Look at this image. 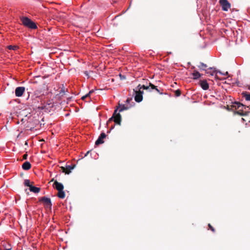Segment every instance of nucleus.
<instances>
[{"label":"nucleus","instance_id":"7","mask_svg":"<svg viewBox=\"0 0 250 250\" xmlns=\"http://www.w3.org/2000/svg\"><path fill=\"white\" fill-rule=\"evenodd\" d=\"M106 137V134L103 132L102 133L98 139L95 142V145L99 146V145L102 144L104 143V139Z\"/></svg>","mask_w":250,"mask_h":250},{"label":"nucleus","instance_id":"4","mask_svg":"<svg viewBox=\"0 0 250 250\" xmlns=\"http://www.w3.org/2000/svg\"><path fill=\"white\" fill-rule=\"evenodd\" d=\"M141 89L140 88L139 90L134 89V92L135 93V101L138 103L141 102L143 100V94L144 92L143 91H141Z\"/></svg>","mask_w":250,"mask_h":250},{"label":"nucleus","instance_id":"23","mask_svg":"<svg viewBox=\"0 0 250 250\" xmlns=\"http://www.w3.org/2000/svg\"><path fill=\"white\" fill-rule=\"evenodd\" d=\"M93 92V90H91L89 92V93L88 94H87L86 95H85V96H83L82 97V100H84L85 99L86 97H88L90 96V95Z\"/></svg>","mask_w":250,"mask_h":250},{"label":"nucleus","instance_id":"27","mask_svg":"<svg viewBox=\"0 0 250 250\" xmlns=\"http://www.w3.org/2000/svg\"><path fill=\"white\" fill-rule=\"evenodd\" d=\"M119 77L122 80H125L126 79L125 76V75H122L121 74H119Z\"/></svg>","mask_w":250,"mask_h":250},{"label":"nucleus","instance_id":"39","mask_svg":"<svg viewBox=\"0 0 250 250\" xmlns=\"http://www.w3.org/2000/svg\"><path fill=\"white\" fill-rule=\"evenodd\" d=\"M55 180H54V179L53 178L51 180V182H53V181H54L55 182Z\"/></svg>","mask_w":250,"mask_h":250},{"label":"nucleus","instance_id":"24","mask_svg":"<svg viewBox=\"0 0 250 250\" xmlns=\"http://www.w3.org/2000/svg\"><path fill=\"white\" fill-rule=\"evenodd\" d=\"M9 49L10 50H16L18 48L17 46L9 45L8 46Z\"/></svg>","mask_w":250,"mask_h":250},{"label":"nucleus","instance_id":"10","mask_svg":"<svg viewBox=\"0 0 250 250\" xmlns=\"http://www.w3.org/2000/svg\"><path fill=\"white\" fill-rule=\"evenodd\" d=\"M212 67H210L209 69L207 70H206L207 74H208L210 75L211 76H213L214 75H215V78L217 79L218 78V76L217 75V73L218 72V71H217L215 70H212Z\"/></svg>","mask_w":250,"mask_h":250},{"label":"nucleus","instance_id":"14","mask_svg":"<svg viewBox=\"0 0 250 250\" xmlns=\"http://www.w3.org/2000/svg\"><path fill=\"white\" fill-rule=\"evenodd\" d=\"M75 167V165H71L66 166V170L67 171H66V174H69L71 172V170L73 169Z\"/></svg>","mask_w":250,"mask_h":250},{"label":"nucleus","instance_id":"17","mask_svg":"<svg viewBox=\"0 0 250 250\" xmlns=\"http://www.w3.org/2000/svg\"><path fill=\"white\" fill-rule=\"evenodd\" d=\"M57 196L59 198H60L61 199L64 198V197L65 196V194L63 190H58V193Z\"/></svg>","mask_w":250,"mask_h":250},{"label":"nucleus","instance_id":"5","mask_svg":"<svg viewBox=\"0 0 250 250\" xmlns=\"http://www.w3.org/2000/svg\"><path fill=\"white\" fill-rule=\"evenodd\" d=\"M219 3L222 6L223 11H227L230 7V4L228 0H219Z\"/></svg>","mask_w":250,"mask_h":250},{"label":"nucleus","instance_id":"13","mask_svg":"<svg viewBox=\"0 0 250 250\" xmlns=\"http://www.w3.org/2000/svg\"><path fill=\"white\" fill-rule=\"evenodd\" d=\"M29 190L31 192L37 193H39L41 190L40 188L33 186L32 185L30 186Z\"/></svg>","mask_w":250,"mask_h":250},{"label":"nucleus","instance_id":"31","mask_svg":"<svg viewBox=\"0 0 250 250\" xmlns=\"http://www.w3.org/2000/svg\"><path fill=\"white\" fill-rule=\"evenodd\" d=\"M130 101H132V98H128L127 99H126V103H129L130 102Z\"/></svg>","mask_w":250,"mask_h":250},{"label":"nucleus","instance_id":"37","mask_svg":"<svg viewBox=\"0 0 250 250\" xmlns=\"http://www.w3.org/2000/svg\"><path fill=\"white\" fill-rule=\"evenodd\" d=\"M114 127V125L113 126H112L110 129V130H111V129H112Z\"/></svg>","mask_w":250,"mask_h":250},{"label":"nucleus","instance_id":"30","mask_svg":"<svg viewBox=\"0 0 250 250\" xmlns=\"http://www.w3.org/2000/svg\"><path fill=\"white\" fill-rule=\"evenodd\" d=\"M218 73H220V74H223V75H228V72H226V73H222L220 71H218Z\"/></svg>","mask_w":250,"mask_h":250},{"label":"nucleus","instance_id":"33","mask_svg":"<svg viewBox=\"0 0 250 250\" xmlns=\"http://www.w3.org/2000/svg\"><path fill=\"white\" fill-rule=\"evenodd\" d=\"M90 151H88L84 155V157H86V156H87V155L90 153Z\"/></svg>","mask_w":250,"mask_h":250},{"label":"nucleus","instance_id":"36","mask_svg":"<svg viewBox=\"0 0 250 250\" xmlns=\"http://www.w3.org/2000/svg\"><path fill=\"white\" fill-rule=\"evenodd\" d=\"M38 94H39V91H37L35 92V95H37Z\"/></svg>","mask_w":250,"mask_h":250},{"label":"nucleus","instance_id":"9","mask_svg":"<svg viewBox=\"0 0 250 250\" xmlns=\"http://www.w3.org/2000/svg\"><path fill=\"white\" fill-rule=\"evenodd\" d=\"M53 187L55 188L58 191L63 190L64 188L63 185L62 183L58 182L57 180L55 181L53 184Z\"/></svg>","mask_w":250,"mask_h":250},{"label":"nucleus","instance_id":"12","mask_svg":"<svg viewBox=\"0 0 250 250\" xmlns=\"http://www.w3.org/2000/svg\"><path fill=\"white\" fill-rule=\"evenodd\" d=\"M31 167V165L29 162H25L22 165V168L25 170H29Z\"/></svg>","mask_w":250,"mask_h":250},{"label":"nucleus","instance_id":"8","mask_svg":"<svg viewBox=\"0 0 250 250\" xmlns=\"http://www.w3.org/2000/svg\"><path fill=\"white\" fill-rule=\"evenodd\" d=\"M40 201H42L47 207L51 208L52 203L50 198L43 197Z\"/></svg>","mask_w":250,"mask_h":250},{"label":"nucleus","instance_id":"21","mask_svg":"<svg viewBox=\"0 0 250 250\" xmlns=\"http://www.w3.org/2000/svg\"><path fill=\"white\" fill-rule=\"evenodd\" d=\"M235 105H234V106L235 107H237V108H239L241 106H243V107L244 106V105L243 104H242L240 103H238V102H235Z\"/></svg>","mask_w":250,"mask_h":250},{"label":"nucleus","instance_id":"38","mask_svg":"<svg viewBox=\"0 0 250 250\" xmlns=\"http://www.w3.org/2000/svg\"><path fill=\"white\" fill-rule=\"evenodd\" d=\"M25 145L27 146L28 145V143H27V142L26 141L25 143Z\"/></svg>","mask_w":250,"mask_h":250},{"label":"nucleus","instance_id":"26","mask_svg":"<svg viewBox=\"0 0 250 250\" xmlns=\"http://www.w3.org/2000/svg\"><path fill=\"white\" fill-rule=\"evenodd\" d=\"M208 227L213 232H215V230L214 228L210 224H208Z\"/></svg>","mask_w":250,"mask_h":250},{"label":"nucleus","instance_id":"15","mask_svg":"<svg viewBox=\"0 0 250 250\" xmlns=\"http://www.w3.org/2000/svg\"><path fill=\"white\" fill-rule=\"evenodd\" d=\"M242 95L243 97L245 98L246 101L250 102V93L247 92H243Z\"/></svg>","mask_w":250,"mask_h":250},{"label":"nucleus","instance_id":"34","mask_svg":"<svg viewBox=\"0 0 250 250\" xmlns=\"http://www.w3.org/2000/svg\"><path fill=\"white\" fill-rule=\"evenodd\" d=\"M142 86V85L141 84H139L138 85L137 87H138V90L140 89V87H141V86Z\"/></svg>","mask_w":250,"mask_h":250},{"label":"nucleus","instance_id":"25","mask_svg":"<svg viewBox=\"0 0 250 250\" xmlns=\"http://www.w3.org/2000/svg\"><path fill=\"white\" fill-rule=\"evenodd\" d=\"M175 94L176 96H180L181 94V91L179 89L176 90L175 91Z\"/></svg>","mask_w":250,"mask_h":250},{"label":"nucleus","instance_id":"1","mask_svg":"<svg viewBox=\"0 0 250 250\" xmlns=\"http://www.w3.org/2000/svg\"><path fill=\"white\" fill-rule=\"evenodd\" d=\"M21 20L24 26L32 29L37 28L36 23L27 17H21Z\"/></svg>","mask_w":250,"mask_h":250},{"label":"nucleus","instance_id":"3","mask_svg":"<svg viewBox=\"0 0 250 250\" xmlns=\"http://www.w3.org/2000/svg\"><path fill=\"white\" fill-rule=\"evenodd\" d=\"M140 88H143V89L148 90L149 91H151L152 90H155L159 94L162 95L163 93L162 91H161L160 89L157 88V86L154 85L151 83H149L148 85H146L143 84V86L140 87Z\"/></svg>","mask_w":250,"mask_h":250},{"label":"nucleus","instance_id":"18","mask_svg":"<svg viewBox=\"0 0 250 250\" xmlns=\"http://www.w3.org/2000/svg\"><path fill=\"white\" fill-rule=\"evenodd\" d=\"M193 79L195 80L198 79L201 77L200 73L197 71H194L192 73Z\"/></svg>","mask_w":250,"mask_h":250},{"label":"nucleus","instance_id":"35","mask_svg":"<svg viewBox=\"0 0 250 250\" xmlns=\"http://www.w3.org/2000/svg\"><path fill=\"white\" fill-rule=\"evenodd\" d=\"M4 250H11V248H7L5 249Z\"/></svg>","mask_w":250,"mask_h":250},{"label":"nucleus","instance_id":"16","mask_svg":"<svg viewBox=\"0 0 250 250\" xmlns=\"http://www.w3.org/2000/svg\"><path fill=\"white\" fill-rule=\"evenodd\" d=\"M198 67L202 70H207L206 69L208 67L206 64L204 63L203 62H200L199 64L197 65Z\"/></svg>","mask_w":250,"mask_h":250},{"label":"nucleus","instance_id":"28","mask_svg":"<svg viewBox=\"0 0 250 250\" xmlns=\"http://www.w3.org/2000/svg\"><path fill=\"white\" fill-rule=\"evenodd\" d=\"M61 168V169L62 170V172H64V173H65L66 174V171H67L66 170V167H62Z\"/></svg>","mask_w":250,"mask_h":250},{"label":"nucleus","instance_id":"40","mask_svg":"<svg viewBox=\"0 0 250 250\" xmlns=\"http://www.w3.org/2000/svg\"><path fill=\"white\" fill-rule=\"evenodd\" d=\"M248 89H249V90H250V85H248Z\"/></svg>","mask_w":250,"mask_h":250},{"label":"nucleus","instance_id":"19","mask_svg":"<svg viewBox=\"0 0 250 250\" xmlns=\"http://www.w3.org/2000/svg\"><path fill=\"white\" fill-rule=\"evenodd\" d=\"M62 85V87L61 88V90L59 93V95H60V96H62L65 92V88L64 87L63 84Z\"/></svg>","mask_w":250,"mask_h":250},{"label":"nucleus","instance_id":"11","mask_svg":"<svg viewBox=\"0 0 250 250\" xmlns=\"http://www.w3.org/2000/svg\"><path fill=\"white\" fill-rule=\"evenodd\" d=\"M200 85L204 90H207L209 88L208 84L206 80L201 81Z\"/></svg>","mask_w":250,"mask_h":250},{"label":"nucleus","instance_id":"22","mask_svg":"<svg viewBox=\"0 0 250 250\" xmlns=\"http://www.w3.org/2000/svg\"><path fill=\"white\" fill-rule=\"evenodd\" d=\"M130 106H125V105H123L122 107L120 108L119 111L122 112L124 110H126L128 109Z\"/></svg>","mask_w":250,"mask_h":250},{"label":"nucleus","instance_id":"2","mask_svg":"<svg viewBox=\"0 0 250 250\" xmlns=\"http://www.w3.org/2000/svg\"><path fill=\"white\" fill-rule=\"evenodd\" d=\"M118 108L114 110L112 116L108 120L107 125H108L110 123L113 121L116 124L121 125V115L119 113H117Z\"/></svg>","mask_w":250,"mask_h":250},{"label":"nucleus","instance_id":"6","mask_svg":"<svg viewBox=\"0 0 250 250\" xmlns=\"http://www.w3.org/2000/svg\"><path fill=\"white\" fill-rule=\"evenodd\" d=\"M25 91V87L19 86L15 89V95L17 97H21Z\"/></svg>","mask_w":250,"mask_h":250},{"label":"nucleus","instance_id":"32","mask_svg":"<svg viewBox=\"0 0 250 250\" xmlns=\"http://www.w3.org/2000/svg\"><path fill=\"white\" fill-rule=\"evenodd\" d=\"M84 74H85L86 76H89L88 73V72H87V71H85V72H84Z\"/></svg>","mask_w":250,"mask_h":250},{"label":"nucleus","instance_id":"29","mask_svg":"<svg viewBox=\"0 0 250 250\" xmlns=\"http://www.w3.org/2000/svg\"><path fill=\"white\" fill-rule=\"evenodd\" d=\"M27 158V154H25L22 156V159L23 160H26Z\"/></svg>","mask_w":250,"mask_h":250},{"label":"nucleus","instance_id":"20","mask_svg":"<svg viewBox=\"0 0 250 250\" xmlns=\"http://www.w3.org/2000/svg\"><path fill=\"white\" fill-rule=\"evenodd\" d=\"M24 185L25 186L28 187L29 188H30V186L32 185L31 184H30V182L29 180L28 179H26L24 180Z\"/></svg>","mask_w":250,"mask_h":250}]
</instances>
